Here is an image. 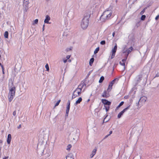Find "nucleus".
<instances>
[{
  "instance_id": "de8ad7c7",
  "label": "nucleus",
  "mask_w": 159,
  "mask_h": 159,
  "mask_svg": "<svg viewBox=\"0 0 159 159\" xmlns=\"http://www.w3.org/2000/svg\"><path fill=\"white\" fill-rule=\"evenodd\" d=\"M2 140H0V143H2Z\"/></svg>"
},
{
  "instance_id": "2eb2a0df",
  "label": "nucleus",
  "mask_w": 159,
  "mask_h": 159,
  "mask_svg": "<svg viewBox=\"0 0 159 159\" xmlns=\"http://www.w3.org/2000/svg\"><path fill=\"white\" fill-rule=\"evenodd\" d=\"M11 139V134H9L8 135L7 139V142L8 144H10Z\"/></svg>"
},
{
  "instance_id": "a19ab883",
  "label": "nucleus",
  "mask_w": 159,
  "mask_h": 159,
  "mask_svg": "<svg viewBox=\"0 0 159 159\" xmlns=\"http://www.w3.org/2000/svg\"><path fill=\"white\" fill-rule=\"evenodd\" d=\"M21 127V125L20 124L17 127L18 129H20Z\"/></svg>"
},
{
  "instance_id": "bb28decb",
  "label": "nucleus",
  "mask_w": 159,
  "mask_h": 159,
  "mask_svg": "<svg viewBox=\"0 0 159 159\" xmlns=\"http://www.w3.org/2000/svg\"><path fill=\"white\" fill-rule=\"evenodd\" d=\"M104 107H105V109H106V111L107 112L109 110V106H108V107H107L106 106H105V105L104 106Z\"/></svg>"
},
{
  "instance_id": "a18cd8bd",
  "label": "nucleus",
  "mask_w": 159,
  "mask_h": 159,
  "mask_svg": "<svg viewBox=\"0 0 159 159\" xmlns=\"http://www.w3.org/2000/svg\"><path fill=\"white\" fill-rule=\"evenodd\" d=\"M67 60H64V63H66L67 62Z\"/></svg>"
},
{
  "instance_id": "3c124183",
  "label": "nucleus",
  "mask_w": 159,
  "mask_h": 159,
  "mask_svg": "<svg viewBox=\"0 0 159 159\" xmlns=\"http://www.w3.org/2000/svg\"><path fill=\"white\" fill-rule=\"evenodd\" d=\"M126 52V51H124L123 52V53H125V52Z\"/></svg>"
},
{
  "instance_id": "09e8293b",
  "label": "nucleus",
  "mask_w": 159,
  "mask_h": 159,
  "mask_svg": "<svg viewBox=\"0 0 159 159\" xmlns=\"http://www.w3.org/2000/svg\"><path fill=\"white\" fill-rule=\"evenodd\" d=\"M124 98H128V96H125L124 97Z\"/></svg>"
},
{
  "instance_id": "a211bd4d",
  "label": "nucleus",
  "mask_w": 159,
  "mask_h": 159,
  "mask_svg": "<svg viewBox=\"0 0 159 159\" xmlns=\"http://www.w3.org/2000/svg\"><path fill=\"white\" fill-rule=\"evenodd\" d=\"M97 151V149H93L92 153L90 155V157L91 158H92L93 156L95 155L96 152Z\"/></svg>"
},
{
  "instance_id": "cd10ccee",
  "label": "nucleus",
  "mask_w": 159,
  "mask_h": 159,
  "mask_svg": "<svg viewBox=\"0 0 159 159\" xmlns=\"http://www.w3.org/2000/svg\"><path fill=\"white\" fill-rule=\"evenodd\" d=\"M145 18L146 16L144 15H143L141 16V19L142 20H145Z\"/></svg>"
},
{
  "instance_id": "0eeeda50",
  "label": "nucleus",
  "mask_w": 159,
  "mask_h": 159,
  "mask_svg": "<svg viewBox=\"0 0 159 159\" xmlns=\"http://www.w3.org/2000/svg\"><path fill=\"white\" fill-rule=\"evenodd\" d=\"M130 107V105H129L128 107L124 109L121 111L120 112L118 115V118L119 119L121 117V116L123 115V113L129 108Z\"/></svg>"
},
{
  "instance_id": "423d86ee",
  "label": "nucleus",
  "mask_w": 159,
  "mask_h": 159,
  "mask_svg": "<svg viewBox=\"0 0 159 159\" xmlns=\"http://www.w3.org/2000/svg\"><path fill=\"white\" fill-rule=\"evenodd\" d=\"M29 0H24L23 6L24 11L26 12L28 9Z\"/></svg>"
},
{
  "instance_id": "393cba45",
  "label": "nucleus",
  "mask_w": 159,
  "mask_h": 159,
  "mask_svg": "<svg viewBox=\"0 0 159 159\" xmlns=\"http://www.w3.org/2000/svg\"><path fill=\"white\" fill-rule=\"evenodd\" d=\"M52 151H49V152H48L47 153V154H46L47 155V156L48 157L50 156L51 155V154H52Z\"/></svg>"
},
{
  "instance_id": "6e6d98bb",
  "label": "nucleus",
  "mask_w": 159,
  "mask_h": 159,
  "mask_svg": "<svg viewBox=\"0 0 159 159\" xmlns=\"http://www.w3.org/2000/svg\"><path fill=\"white\" fill-rule=\"evenodd\" d=\"M70 50H71V49L70 48Z\"/></svg>"
},
{
  "instance_id": "49530a36",
  "label": "nucleus",
  "mask_w": 159,
  "mask_h": 159,
  "mask_svg": "<svg viewBox=\"0 0 159 159\" xmlns=\"http://www.w3.org/2000/svg\"><path fill=\"white\" fill-rule=\"evenodd\" d=\"M119 107H120L118 106L116 108V110L118 109Z\"/></svg>"
},
{
  "instance_id": "4c0bfd02",
  "label": "nucleus",
  "mask_w": 159,
  "mask_h": 159,
  "mask_svg": "<svg viewBox=\"0 0 159 159\" xmlns=\"http://www.w3.org/2000/svg\"><path fill=\"white\" fill-rule=\"evenodd\" d=\"M70 55H67L66 56V58L67 59H68L70 58Z\"/></svg>"
},
{
  "instance_id": "7c9ffc66",
  "label": "nucleus",
  "mask_w": 159,
  "mask_h": 159,
  "mask_svg": "<svg viewBox=\"0 0 159 159\" xmlns=\"http://www.w3.org/2000/svg\"><path fill=\"white\" fill-rule=\"evenodd\" d=\"M38 22V20L37 19H35L34 21V22L33 23V24H37Z\"/></svg>"
},
{
  "instance_id": "4468645a",
  "label": "nucleus",
  "mask_w": 159,
  "mask_h": 159,
  "mask_svg": "<svg viewBox=\"0 0 159 159\" xmlns=\"http://www.w3.org/2000/svg\"><path fill=\"white\" fill-rule=\"evenodd\" d=\"M50 20V18L48 15H46V18L44 20L45 23L47 24H50L49 22V21Z\"/></svg>"
},
{
  "instance_id": "37998d69",
  "label": "nucleus",
  "mask_w": 159,
  "mask_h": 159,
  "mask_svg": "<svg viewBox=\"0 0 159 159\" xmlns=\"http://www.w3.org/2000/svg\"><path fill=\"white\" fill-rule=\"evenodd\" d=\"M112 133V131H110L109 132V134L110 135Z\"/></svg>"
},
{
  "instance_id": "ddd939ff",
  "label": "nucleus",
  "mask_w": 159,
  "mask_h": 159,
  "mask_svg": "<svg viewBox=\"0 0 159 159\" xmlns=\"http://www.w3.org/2000/svg\"><path fill=\"white\" fill-rule=\"evenodd\" d=\"M116 80H117V79H115L113 80L111 82V83H110L109 85V87L108 89H112V87Z\"/></svg>"
},
{
  "instance_id": "4be33fe9",
  "label": "nucleus",
  "mask_w": 159,
  "mask_h": 159,
  "mask_svg": "<svg viewBox=\"0 0 159 159\" xmlns=\"http://www.w3.org/2000/svg\"><path fill=\"white\" fill-rule=\"evenodd\" d=\"M104 78L103 76H102L99 81V83H101L104 80Z\"/></svg>"
},
{
  "instance_id": "864d4df0",
  "label": "nucleus",
  "mask_w": 159,
  "mask_h": 159,
  "mask_svg": "<svg viewBox=\"0 0 159 159\" xmlns=\"http://www.w3.org/2000/svg\"><path fill=\"white\" fill-rule=\"evenodd\" d=\"M1 148L0 147V151H1Z\"/></svg>"
},
{
  "instance_id": "dca6fc26",
  "label": "nucleus",
  "mask_w": 159,
  "mask_h": 159,
  "mask_svg": "<svg viewBox=\"0 0 159 159\" xmlns=\"http://www.w3.org/2000/svg\"><path fill=\"white\" fill-rule=\"evenodd\" d=\"M82 101V98L81 97H80L76 101L75 105H78L79 104H80V102Z\"/></svg>"
},
{
  "instance_id": "6ab92c4d",
  "label": "nucleus",
  "mask_w": 159,
  "mask_h": 159,
  "mask_svg": "<svg viewBox=\"0 0 159 159\" xmlns=\"http://www.w3.org/2000/svg\"><path fill=\"white\" fill-rule=\"evenodd\" d=\"M125 58V59H123L120 62V63L121 65L124 66H125V62L126 59V57Z\"/></svg>"
},
{
  "instance_id": "f257e3e1",
  "label": "nucleus",
  "mask_w": 159,
  "mask_h": 159,
  "mask_svg": "<svg viewBox=\"0 0 159 159\" xmlns=\"http://www.w3.org/2000/svg\"><path fill=\"white\" fill-rule=\"evenodd\" d=\"M9 92L8 93V98L9 101L10 102L12 100L15 96V87L13 85L12 82L11 81L9 83Z\"/></svg>"
},
{
  "instance_id": "39448f33",
  "label": "nucleus",
  "mask_w": 159,
  "mask_h": 159,
  "mask_svg": "<svg viewBox=\"0 0 159 159\" xmlns=\"http://www.w3.org/2000/svg\"><path fill=\"white\" fill-rule=\"evenodd\" d=\"M117 49V44L116 43L115 44V46H114V48H112L111 50L112 54L111 56V59L113 58L114 57Z\"/></svg>"
},
{
  "instance_id": "aec40b11",
  "label": "nucleus",
  "mask_w": 159,
  "mask_h": 159,
  "mask_svg": "<svg viewBox=\"0 0 159 159\" xmlns=\"http://www.w3.org/2000/svg\"><path fill=\"white\" fill-rule=\"evenodd\" d=\"M94 61V59L93 58H92L90 60L89 64V65L91 66Z\"/></svg>"
},
{
  "instance_id": "1a4fd4ad",
  "label": "nucleus",
  "mask_w": 159,
  "mask_h": 159,
  "mask_svg": "<svg viewBox=\"0 0 159 159\" xmlns=\"http://www.w3.org/2000/svg\"><path fill=\"white\" fill-rule=\"evenodd\" d=\"M70 101H68V102L67 103V106L66 107V116H68V114L69 113L70 108Z\"/></svg>"
},
{
  "instance_id": "603ef678",
  "label": "nucleus",
  "mask_w": 159,
  "mask_h": 159,
  "mask_svg": "<svg viewBox=\"0 0 159 159\" xmlns=\"http://www.w3.org/2000/svg\"><path fill=\"white\" fill-rule=\"evenodd\" d=\"M118 106H119V107H121V106L119 104V105Z\"/></svg>"
},
{
  "instance_id": "f03ea898",
  "label": "nucleus",
  "mask_w": 159,
  "mask_h": 159,
  "mask_svg": "<svg viewBox=\"0 0 159 159\" xmlns=\"http://www.w3.org/2000/svg\"><path fill=\"white\" fill-rule=\"evenodd\" d=\"M112 11L111 10H106L104 11L100 18V20L104 22L110 18L111 16Z\"/></svg>"
},
{
  "instance_id": "72a5a7b5",
  "label": "nucleus",
  "mask_w": 159,
  "mask_h": 159,
  "mask_svg": "<svg viewBox=\"0 0 159 159\" xmlns=\"http://www.w3.org/2000/svg\"><path fill=\"white\" fill-rule=\"evenodd\" d=\"M13 116H15L16 115V111H15L13 112Z\"/></svg>"
},
{
  "instance_id": "79ce46f5",
  "label": "nucleus",
  "mask_w": 159,
  "mask_h": 159,
  "mask_svg": "<svg viewBox=\"0 0 159 159\" xmlns=\"http://www.w3.org/2000/svg\"><path fill=\"white\" fill-rule=\"evenodd\" d=\"M44 27H45V25H43V31H44Z\"/></svg>"
},
{
  "instance_id": "7ed1b4c3",
  "label": "nucleus",
  "mask_w": 159,
  "mask_h": 159,
  "mask_svg": "<svg viewBox=\"0 0 159 159\" xmlns=\"http://www.w3.org/2000/svg\"><path fill=\"white\" fill-rule=\"evenodd\" d=\"M84 84H82L79 85L78 87L73 92L72 97V99L80 95L81 93L82 89L83 87Z\"/></svg>"
},
{
  "instance_id": "a878e982",
  "label": "nucleus",
  "mask_w": 159,
  "mask_h": 159,
  "mask_svg": "<svg viewBox=\"0 0 159 159\" xmlns=\"http://www.w3.org/2000/svg\"><path fill=\"white\" fill-rule=\"evenodd\" d=\"M45 68L46 69V70L48 71L49 70V67L48 64H47L45 65Z\"/></svg>"
},
{
  "instance_id": "9b49d317",
  "label": "nucleus",
  "mask_w": 159,
  "mask_h": 159,
  "mask_svg": "<svg viewBox=\"0 0 159 159\" xmlns=\"http://www.w3.org/2000/svg\"><path fill=\"white\" fill-rule=\"evenodd\" d=\"M147 99V98L145 96H143L141 97L138 103V104H139V102H144L146 101Z\"/></svg>"
},
{
  "instance_id": "c03bdc74",
  "label": "nucleus",
  "mask_w": 159,
  "mask_h": 159,
  "mask_svg": "<svg viewBox=\"0 0 159 159\" xmlns=\"http://www.w3.org/2000/svg\"><path fill=\"white\" fill-rule=\"evenodd\" d=\"M115 32H114L113 33V34H112V36H113V37H114V36H115Z\"/></svg>"
},
{
  "instance_id": "f3484780",
  "label": "nucleus",
  "mask_w": 159,
  "mask_h": 159,
  "mask_svg": "<svg viewBox=\"0 0 159 159\" xmlns=\"http://www.w3.org/2000/svg\"><path fill=\"white\" fill-rule=\"evenodd\" d=\"M66 159H74V156L72 154H69L66 157Z\"/></svg>"
},
{
  "instance_id": "2f4dec72",
  "label": "nucleus",
  "mask_w": 159,
  "mask_h": 159,
  "mask_svg": "<svg viewBox=\"0 0 159 159\" xmlns=\"http://www.w3.org/2000/svg\"><path fill=\"white\" fill-rule=\"evenodd\" d=\"M100 44L102 45H104L105 44V41L104 40H102L100 42Z\"/></svg>"
},
{
  "instance_id": "b1692460",
  "label": "nucleus",
  "mask_w": 159,
  "mask_h": 159,
  "mask_svg": "<svg viewBox=\"0 0 159 159\" xmlns=\"http://www.w3.org/2000/svg\"><path fill=\"white\" fill-rule=\"evenodd\" d=\"M99 47H98L94 51V54H95L98 53V52L99 51Z\"/></svg>"
},
{
  "instance_id": "6e6552de",
  "label": "nucleus",
  "mask_w": 159,
  "mask_h": 159,
  "mask_svg": "<svg viewBox=\"0 0 159 159\" xmlns=\"http://www.w3.org/2000/svg\"><path fill=\"white\" fill-rule=\"evenodd\" d=\"M91 12L89 11H86L85 13L84 14L83 18H87L88 20H89V18L90 16Z\"/></svg>"
},
{
  "instance_id": "473e14b6",
  "label": "nucleus",
  "mask_w": 159,
  "mask_h": 159,
  "mask_svg": "<svg viewBox=\"0 0 159 159\" xmlns=\"http://www.w3.org/2000/svg\"><path fill=\"white\" fill-rule=\"evenodd\" d=\"M145 8H144L143 10H142L140 12V14L141 15H142L144 13V12L145 11Z\"/></svg>"
},
{
  "instance_id": "c9c22d12",
  "label": "nucleus",
  "mask_w": 159,
  "mask_h": 159,
  "mask_svg": "<svg viewBox=\"0 0 159 159\" xmlns=\"http://www.w3.org/2000/svg\"><path fill=\"white\" fill-rule=\"evenodd\" d=\"M159 15H158L155 17V19L156 20H157L159 19Z\"/></svg>"
},
{
  "instance_id": "f704fd0d",
  "label": "nucleus",
  "mask_w": 159,
  "mask_h": 159,
  "mask_svg": "<svg viewBox=\"0 0 159 159\" xmlns=\"http://www.w3.org/2000/svg\"><path fill=\"white\" fill-rule=\"evenodd\" d=\"M1 67H2V71L3 74H4V69L3 66L2 65H1Z\"/></svg>"
},
{
  "instance_id": "412c9836",
  "label": "nucleus",
  "mask_w": 159,
  "mask_h": 159,
  "mask_svg": "<svg viewBox=\"0 0 159 159\" xmlns=\"http://www.w3.org/2000/svg\"><path fill=\"white\" fill-rule=\"evenodd\" d=\"M8 31H6L5 32L4 34V36L5 38H8Z\"/></svg>"
},
{
  "instance_id": "20e7f679",
  "label": "nucleus",
  "mask_w": 159,
  "mask_h": 159,
  "mask_svg": "<svg viewBox=\"0 0 159 159\" xmlns=\"http://www.w3.org/2000/svg\"><path fill=\"white\" fill-rule=\"evenodd\" d=\"M89 21V20H88L87 18H83L80 23V26L83 30H85L87 28Z\"/></svg>"
},
{
  "instance_id": "8fccbe9b",
  "label": "nucleus",
  "mask_w": 159,
  "mask_h": 159,
  "mask_svg": "<svg viewBox=\"0 0 159 159\" xmlns=\"http://www.w3.org/2000/svg\"><path fill=\"white\" fill-rule=\"evenodd\" d=\"M107 116H107H106L105 117V118H104V120H105V118H106V117Z\"/></svg>"
},
{
  "instance_id": "5fc2aeb1",
  "label": "nucleus",
  "mask_w": 159,
  "mask_h": 159,
  "mask_svg": "<svg viewBox=\"0 0 159 159\" xmlns=\"http://www.w3.org/2000/svg\"><path fill=\"white\" fill-rule=\"evenodd\" d=\"M1 65H1V63H0V66H1Z\"/></svg>"
},
{
  "instance_id": "ea45409f",
  "label": "nucleus",
  "mask_w": 159,
  "mask_h": 159,
  "mask_svg": "<svg viewBox=\"0 0 159 159\" xmlns=\"http://www.w3.org/2000/svg\"><path fill=\"white\" fill-rule=\"evenodd\" d=\"M109 136V135L108 134H107V135H106L105 137L104 138V139H105L106 138H107L108 136Z\"/></svg>"
},
{
  "instance_id": "5701e85b",
  "label": "nucleus",
  "mask_w": 159,
  "mask_h": 159,
  "mask_svg": "<svg viewBox=\"0 0 159 159\" xmlns=\"http://www.w3.org/2000/svg\"><path fill=\"white\" fill-rule=\"evenodd\" d=\"M102 96L103 97H107V96L106 95V91L103 92Z\"/></svg>"
},
{
  "instance_id": "c85d7f7f",
  "label": "nucleus",
  "mask_w": 159,
  "mask_h": 159,
  "mask_svg": "<svg viewBox=\"0 0 159 159\" xmlns=\"http://www.w3.org/2000/svg\"><path fill=\"white\" fill-rule=\"evenodd\" d=\"M71 146L70 144H69L67 146V148H66V150H70V148H71Z\"/></svg>"
},
{
  "instance_id": "58836bf2",
  "label": "nucleus",
  "mask_w": 159,
  "mask_h": 159,
  "mask_svg": "<svg viewBox=\"0 0 159 159\" xmlns=\"http://www.w3.org/2000/svg\"><path fill=\"white\" fill-rule=\"evenodd\" d=\"M3 159H9V157H5Z\"/></svg>"
},
{
  "instance_id": "9d476101",
  "label": "nucleus",
  "mask_w": 159,
  "mask_h": 159,
  "mask_svg": "<svg viewBox=\"0 0 159 159\" xmlns=\"http://www.w3.org/2000/svg\"><path fill=\"white\" fill-rule=\"evenodd\" d=\"M102 101L103 103L105 105H106L109 106L111 104V102H109L105 99H102Z\"/></svg>"
},
{
  "instance_id": "c756f323",
  "label": "nucleus",
  "mask_w": 159,
  "mask_h": 159,
  "mask_svg": "<svg viewBox=\"0 0 159 159\" xmlns=\"http://www.w3.org/2000/svg\"><path fill=\"white\" fill-rule=\"evenodd\" d=\"M60 101H61V100H58V101L55 104V106L56 107L57 106L59 105V104L60 103Z\"/></svg>"
},
{
  "instance_id": "f8f14e48",
  "label": "nucleus",
  "mask_w": 159,
  "mask_h": 159,
  "mask_svg": "<svg viewBox=\"0 0 159 159\" xmlns=\"http://www.w3.org/2000/svg\"><path fill=\"white\" fill-rule=\"evenodd\" d=\"M133 50V48L132 47H130L126 51V52H127V54L126 55L125 57H126V59H127L129 54Z\"/></svg>"
},
{
  "instance_id": "e433bc0d",
  "label": "nucleus",
  "mask_w": 159,
  "mask_h": 159,
  "mask_svg": "<svg viewBox=\"0 0 159 159\" xmlns=\"http://www.w3.org/2000/svg\"><path fill=\"white\" fill-rule=\"evenodd\" d=\"M124 103V102H121L120 103L119 105L121 106H122L123 104Z\"/></svg>"
}]
</instances>
